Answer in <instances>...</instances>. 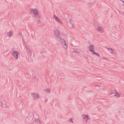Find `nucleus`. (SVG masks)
<instances>
[{
  "mask_svg": "<svg viewBox=\"0 0 124 124\" xmlns=\"http://www.w3.org/2000/svg\"><path fill=\"white\" fill-rule=\"evenodd\" d=\"M82 50L80 49H74L73 50V53H74L75 54H80Z\"/></svg>",
  "mask_w": 124,
  "mask_h": 124,
  "instance_id": "obj_11",
  "label": "nucleus"
},
{
  "mask_svg": "<svg viewBox=\"0 0 124 124\" xmlns=\"http://www.w3.org/2000/svg\"><path fill=\"white\" fill-rule=\"evenodd\" d=\"M96 86L98 87V88H100L101 87V86H99L98 85H96Z\"/></svg>",
  "mask_w": 124,
  "mask_h": 124,
  "instance_id": "obj_19",
  "label": "nucleus"
},
{
  "mask_svg": "<svg viewBox=\"0 0 124 124\" xmlns=\"http://www.w3.org/2000/svg\"><path fill=\"white\" fill-rule=\"evenodd\" d=\"M31 95L34 99H36V98H39V94L36 93H31Z\"/></svg>",
  "mask_w": 124,
  "mask_h": 124,
  "instance_id": "obj_9",
  "label": "nucleus"
},
{
  "mask_svg": "<svg viewBox=\"0 0 124 124\" xmlns=\"http://www.w3.org/2000/svg\"><path fill=\"white\" fill-rule=\"evenodd\" d=\"M12 35H13V32L12 31H9L7 32L6 36L7 37H11Z\"/></svg>",
  "mask_w": 124,
  "mask_h": 124,
  "instance_id": "obj_10",
  "label": "nucleus"
},
{
  "mask_svg": "<svg viewBox=\"0 0 124 124\" xmlns=\"http://www.w3.org/2000/svg\"><path fill=\"white\" fill-rule=\"evenodd\" d=\"M54 34L56 38L59 41H61L62 40V33H61V30H60V29H56L54 30Z\"/></svg>",
  "mask_w": 124,
  "mask_h": 124,
  "instance_id": "obj_3",
  "label": "nucleus"
},
{
  "mask_svg": "<svg viewBox=\"0 0 124 124\" xmlns=\"http://www.w3.org/2000/svg\"><path fill=\"white\" fill-rule=\"evenodd\" d=\"M106 49H107V50H108V53L111 54V55H112V56H116L117 55V53L114 49L108 47H106Z\"/></svg>",
  "mask_w": 124,
  "mask_h": 124,
  "instance_id": "obj_5",
  "label": "nucleus"
},
{
  "mask_svg": "<svg viewBox=\"0 0 124 124\" xmlns=\"http://www.w3.org/2000/svg\"><path fill=\"white\" fill-rule=\"evenodd\" d=\"M62 48L64 50H67V49H68V46H64L62 45Z\"/></svg>",
  "mask_w": 124,
  "mask_h": 124,
  "instance_id": "obj_16",
  "label": "nucleus"
},
{
  "mask_svg": "<svg viewBox=\"0 0 124 124\" xmlns=\"http://www.w3.org/2000/svg\"><path fill=\"white\" fill-rule=\"evenodd\" d=\"M82 118L85 124H88L89 121L91 120V117H90V115L88 114L84 113L82 114Z\"/></svg>",
  "mask_w": 124,
  "mask_h": 124,
  "instance_id": "obj_4",
  "label": "nucleus"
},
{
  "mask_svg": "<svg viewBox=\"0 0 124 124\" xmlns=\"http://www.w3.org/2000/svg\"><path fill=\"white\" fill-rule=\"evenodd\" d=\"M96 31L98 32L103 33L104 32V28L102 26L98 25L96 27Z\"/></svg>",
  "mask_w": 124,
  "mask_h": 124,
  "instance_id": "obj_6",
  "label": "nucleus"
},
{
  "mask_svg": "<svg viewBox=\"0 0 124 124\" xmlns=\"http://www.w3.org/2000/svg\"><path fill=\"white\" fill-rule=\"evenodd\" d=\"M12 55L13 57H14L15 60H18V58H19V52L16 51H14L12 52Z\"/></svg>",
  "mask_w": 124,
  "mask_h": 124,
  "instance_id": "obj_7",
  "label": "nucleus"
},
{
  "mask_svg": "<svg viewBox=\"0 0 124 124\" xmlns=\"http://www.w3.org/2000/svg\"><path fill=\"white\" fill-rule=\"evenodd\" d=\"M53 19L55 20V21L57 22V23H58V24H62V20H61V19H60V18H59V17H58L57 16L54 15L53 16Z\"/></svg>",
  "mask_w": 124,
  "mask_h": 124,
  "instance_id": "obj_8",
  "label": "nucleus"
},
{
  "mask_svg": "<svg viewBox=\"0 0 124 124\" xmlns=\"http://www.w3.org/2000/svg\"><path fill=\"white\" fill-rule=\"evenodd\" d=\"M68 24H69V25H70V27L71 28H74V25H73L72 23H71V20H69V21L68 22Z\"/></svg>",
  "mask_w": 124,
  "mask_h": 124,
  "instance_id": "obj_15",
  "label": "nucleus"
},
{
  "mask_svg": "<svg viewBox=\"0 0 124 124\" xmlns=\"http://www.w3.org/2000/svg\"><path fill=\"white\" fill-rule=\"evenodd\" d=\"M29 12L33 14L35 18H38L39 17V10L36 8L31 9L30 8L29 10Z\"/></svg>",
  "mask_w": 124,
  "mask_h": 124,
  "instance_id": "obj_1",
  "label": "nucleus"
},
{
  "mask_svg": "<svg viewBox=\"0 0 124 124\" xmlns=\"http://www.w3.org/2000/svg\"><path fill=\"white\" fill-rule=\"evenodd\" d=\"M34 123H35V124H39V123H40V120L38 118H36L34 120Z\"/></svg>",
  "mask_w": 124,
  "mask_h": 124,
  "instance_id": "obj_14",
  "label": "nucleus"
},
{
  "mask_svg": "<svg viewBox=\"0 0 124 124\" xmlns=\"http://www.w3.org/2000/svg\"><path fill=\"white\" fill-rule=\"evenodd\" d=\"M114 96H115V97H120V96H121V93H118V92L115 91Z\"/></svg>",
  "mask_w": 124,
  "mask_h": 124,
  "instance_id": "obj_12",
  "label": "nucleus"
},
{
  "mask_svg": "<svg viewBox=\"0 0 124 124\" xmlns=\"http://www.w3.org/2000/svg\"><path fill=\"white\" fill-rule=\"evenodd\" d=\"M45 92L46 93H51V90H50V89H46V90H45Z\"/></svg>",
  "mask_w": 124,
  "mask_h": 124,
  "instance_id": "obj_17",
  "label": "nucleus"
},
{
  "mask_svg": "<svg viewBox=\"0 0 124 124\" xmlns=\"http://www.w3.org/2000/svg\"><path fill=\"white\" fill-rule=\"evenodd\" d=\"M89 50L90 52H92L93 55H94L97 57H100V54L97 52H95V50H94V45H90L89 46Z\"/></svg>",
  "mask_w": 124,
  "mask_h": 124,
  "instance_id": "obj_2",
  "label": "nucleus"
},
{
  "mask_svg": "<svg viewBox=\"0 0 124 124\" xmlns=\"http://www.w3.org/2000/svg\"><path fill=\"white\" fill-rule=\"evenodd\" d=\"M110 95H112V94H113V93H110Z\"/></svg>",
  "mask_w": 124,
  "mask_h": 124,
  "instance_id": "obj_21",
  "label": "nucleus"
},
{
  "mask_svg": "<svg viewBox=\"0 0 124 124\" xmlns=\"http://www.w3.org/2000/svg\"><path fill=\"white\" fill-rule=\"evenodd\" d=\"M62 45L68 46V41L67 40L63 39L62 40Z\"/></svg>",
  "mask_w": 124,
  "mask_h": 124,
  "instance_id": "obj_13",
  "label": "nucleus"
},
{
  "mask_svg": "<svg viewBox=\"0 0 124 124\" xmlns=\"http://www.w3.org/2000/svg\"><path fill=\"white\" fill-rule=\"evenodd\" d=\"M69 122H70V123H72V124H73V119L70 118V119L69 120Z\"/></svg>",
  "mask_w": 124,
  "mask_h": 124,
  "instance_id": "obj_18",
  "label": "nucleus"
},
{
  "mask_svg": "<svg viewBox=\"0 0 124 124\" xmlns=\"http://www.w3.org/2000/svg\"><path fill=\"white\" fill-rule=\"evenodd\" d=\"M122 15H124V12H123V13H122Z\"/></svg>",
  "mask_w": 124,
  "mask_h": 124,
  "instance_id": "obj_20",
  "label": "nucleus"
}]
</instances>
